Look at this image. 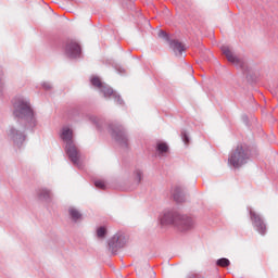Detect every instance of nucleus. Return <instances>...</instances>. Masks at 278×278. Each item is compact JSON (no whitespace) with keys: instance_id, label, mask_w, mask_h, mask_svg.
<instances>
[{"instance_id":"1","label":"nucleus","mask_w":278,"mask_h":278,"mask_svg":"<svg viewBox=\"0 0 278 278\" xmlns=\"http://www.w3.org/2000/svg\"><path fill=\"white\" fill-rule=\"evenodd\" d=\"M249 163V150L244 146H237L235 150H232L228 164L233 168H242L244 164Z\"/></svg>"},{"instance_id":"2","label":"nucleus","mask_w":278,"mask_h":278,"mask_svg":"<svg viewBox=\"0 0 278 278\" xmlns=\"http://www.w3.org/2000/svg\"><path fill=\"white\" fill-rule=\"evenodd\" d=\"M14 116L17 118H25V116H31V106L23 99H18L14 103Z\"/></svg>"},{"instance_id":"3","label":"nucleus","mask_w":278,"mask_h":278,"mask_svg":"<svg viewBox=\"0 0 278 278\" xmlns=\"http://www.w3.org/2000/svg\"><path fill=\"white\" fill-rule=\"evenodd\" d=\"M174 223L180 231H190V229H194V219L186 215L178 216Z\"/></svg>"},{"instance_id":"4","label":"nucleus","mask_w":278,"mask_h":278,"mask_svg":"<svg viewBox=\"0 0 278 278\" xmlns=\"http://www.w3.org/2000/svg\"><path fill=\"white\" fill-rule=\"evenodd\" d=\"M65 52L68 58H81V46L77 41H71L66 45Z\"/></svg>"},{"instance_id":"5","label":"nucleus","mask_w":278,"mask_h":278,"mask_svg":"<svg viewBox=\"0 0 278 278\" xmlns=\"http://www.w3.org/2000/svg\"><path fill=\"white\" fill-rule=\"evenodd\" d=\"M222 51L224 55L227 58L228 62L235 64L236 66H240L241 68L244 66V60L236 56L233 52L227 46H222Z\"/></svg>"},{"instance_id":"6","label":"nucleus","mask_w":278,"mask_h":278,"mask_svg":"<svg viewBox=\"0 0 278 278\" xmlns=\"http://www.w3.org/2000/svg\"><path fill=\"white\" fill-rule=\"evenodd\" d=\"M250 218H251L256 231H258V233H261V236H264V233H266V225L262 220V217H260V215H257V213L250 211Z\"/></svg>"},{"instance_id":"7","label":"nucleus","mask_w":278,"mask_h":278,"mask_svg":"<svg viewBox=\"0 0 278 278\" xmlns=\"http://www.w3.org/2000/svg\"><path fill=\"white\" fill-rule=\"evenodd\" d=\"M65 151H66L71 162H73V164L78 165L80 155H79V150L77 149V146H75V143L66 144Z\"/></svg>"},{"instance_id":"8","label":"nucleus","mask_w":278,"mask_h":278,"mask_svg":"<svg viewBox=\"0 0 278 278\" xmlns=\"http://www.w3.org/2000/svg\"><path fill=\"white\" fill-rule=\"evenodd\" d=\"M61 140L66 142V144H75L73 140V129L68 126H64L61 130Z\"/></svg>"},{"instance_id":"9","label":"nucleus","mask_w":278,"mask_h":278,"mask_svg":"<svg viewBox=\"0 0 278 278\" xmlns=\"http://www.w3.org/2000/svg\"><path fill=\"white\" fill-rule=\"evenodd\" d=\"M113 138H115L117 142H121V144H127V135L121 128L113 130Z\"/></svg>"},{"instance_id":"10","label":"nucleus","mask_w":278,"mask_h":278,"mask_svg":"<svg viewBox=\"0 0 278 278\" xmlns=\"http://www.w3.org/2000/svg\"><path fill=\"white\" fill-rule=\"evenodd\" d=\"M169 47L170 49H173V51H178V53L186 51V45H184L181 41L177 39H172L169 41Z\"/></svg>"},{"instance_id":"11","label":"nucleus","mask_w":278,"mask_h":278,"mask_svg":"<svg viewBox=\"0 0 278 278\" xmlns=\"http://www.w3.org/2000/svg\"><path fill=\"white\" fill-rule=\"evenodd\" d=\"M101 92L104 94L105 99H110L111 97L116 98V92H114V89L108 86H103Z\"/></svg>"},{"instance_id":"12","label":"nucleus","mask_w":278,"mask_h":278,"mask_svg":"<svg viewBox=\"0 0 278 278\" xmlns=\"http://www.w3.org/2000/svg\"><path fill=\"white\" fill-rule=\"evenodd\" d=\"M156 151L161 153H168V144L166 142L159 141L156 143Z\"/></svg>"},{"instance_id":"13","label":"nucleus","mask_w":278,"mask_h":278,"mask_svg":"<svg viewBox=\"0 0 278 278\" xmlns=\"http://www.w3.org/2000/svg\"><path fill=\"white\" fill-rule=\"evenodd\" d=\"M70 216L73 218V220H79V218H81V213L75 208H70Z\"/></svg>"},{"instance_id":"14","label":"nucleus","mask_w":278,"mask_h":278,"mask_svg":"<svg viewBox=\"0 0 278 278\" xmlns=\"http://www.w3.org/2000/svg\"><path fill=\"white\" fill-rule=\"evenodd\" d=\"M108 235V228L106 227H99L97 229V238H105V236Z\"/></svg>"},{"instance_id":"15","label":"nucleus","mask_w":278,"mask_h":278,"mask_svg":"<svg viewBox=\"0 0 278 278\" xmlns=\"http://www.w3.org/2000/svg\"><path fill=\"white\" fill-rule=\"evenodd\" d=\"M231 262H229L228 258H219L217 260V266H220L222 268H227Z\"/></svg>"},{"instance_id":"16","label":"nucleus","mask_w":278,"mask_h":278,"mask_svg":"<svg viewBox=\"0 0 278 278\" xmlns=\"http://www.w3.org/2000/svg\"><path fill=\"white\" fill-rule=\"evenodd\" d=\"M92 86H96V88H100V90L103 87V84L101 83V79L99 77L91 78Z\"/></svg>"},{"instance_id":"17","label":"nucleus","mask_w":278,"mask_h":278,"mask_svg":"<svg viewBox=\"0 0 278 278\" xmlns=\"http://www.w3.org/2000/svg\"><path fill=\"white\" fill-rule=\"evenodd\" d=\"M153 36H168V33L166 30H162V28H156L152 33Z\"/></svg>"},{"instance_id":"18","label":"nucleus","mask_w":278,"mask_h":278,"mask_svg":"<svg viewBox=\"0 0 278 278\" xmlns=\"http://www.w3.org/2000/svg\"><path fill=\"white\" fill-rule=\"evenodd\" d=\"M96 188H100L101 190H105V181L103 180H97L94 182Z\"/></svg>"},{"instance_id":"19","label":"nucleus","mask_w":278,"mask_h":278,"mask_svg":"<svg viewBox=\"0 0 278 278\" xmlns=\"http://www.w3.org/2000/svg\"><path fill=\"white\" fill-rule=\"evenodd\" d=\"M135 175H136L137 181H142V172L141 170H136Z\"/></svg>"},{"instance_id":"20","label":"nucleus","mask_w":278,"mask_h":278,"mask_svg":"<svg viewBox=\"0 0 278 278\" xmlns=\"http://www.w3.org/2000/svg\"><path fill=\"white\" fill-rule=\"evenodd\" d=\"M174 199L177 201V203H181V200L179 199V194L174 193Z\"/></svg>"},{"instance_id":"21","label":"nucleus","mask_w":278,"mask_h":278,"mask_svg":"<svg viewBox=\"0 0 278 278\" xmlns=\"http://www.w3.org/2000/svg\"><path fill=\"white\" fill-rule=\"evenodd\" d=\"M43 193H45L43 199H46V197H49L50 194L49 190H43Z\"/></svg>"},{"instance_id":"22","label":"nucleus","mask_w":278,"mask_h":278,"mask_svg":"<svg viewBox=\"0 0 278 278\" xmlns=\"http://www.w3.org/2000/svg\"><path fill=\"white\" fill-rule=\"evenodd\" d=\"M184 141H185L186 144H188V136L185 135Z\"/></svg>"},{"instance_id":"23","label":"nucleus","mask_w":278,"mask_h":278,"mask_svg":"<svg viewBox=\"0 0 278 278\" xmlns=\"http://www.w3.org/2000/svg\"><path fill=\"white\" fill-rule=\"evenodd\" d=\"M162 223H163V224H166V223H168V222H166V219H165V218H163V219H162Z\"/></svg>"},{"instance_id":"24","label":"nucleus","mask_w":278,"mask_h":278,"mask_svg":"<svg viewBox=\"0 0 278 278\" xmlns=\"http://www.w3.org/2000/svg\"><path fill=\"white\" fill-rule=\"evenodd\" d=\"M109 247H112V242L109 243Z\"/></svg>"},{"instance_id":"25","label":"nucleus","mask_w":278,"mask_h":278,"mask_svg":"<svg viewBox=\"0 0 278 278\" xmlns=\"http://www.w3.org/2000/svg\"><path fill=\"white\" fill-rule=\"evenodd\" d=\"M113 240H118V239H116V238H113Z\"/></svg>"}]
</instances>
